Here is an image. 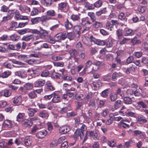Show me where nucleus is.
<instances>
[{
	"label": "nucleus",
	"instance_id": "32",
	"mask_svg": "<svg viewBox=\"0 0 148 148\" xmlns=\"http://www.w3.org/2000/svg\"><path fill=\"white\" fill-rule=\"evenodd\" d=\"M12 62L14 64H16L19 65V66H18L19 67H25V63L19 61L14 60L12 61Z\"/></svg>",
	"mask_w": 148,
	"mask_h": 148
},
{
	"label": "nucleus",
	"instance_id": "40",
	"mask_svg": "<svg viewBox=\"0 0 148 148\" xmlns=\"http://www.w3.org/2000/svg\"><path fill=\"white\" fill-rule=\"evenodd\" d=\"M70 53L71 56L74 57H76L77 54L76 51L74 49H72L71 50Z\"/></svg>",
	"mask_w": 148,
	"mask_h": 148
},
{
	"label": "nucleus",
	"instance_id": "29",
	"mask_svg": "<svg viewBox=\"0 0 148 148\" xmlns=\"http://www.w3.org/2000/svg\"><path fill=\"white\" fill-rule=\"evenodd\" d=\"M39 34L40 37L42 39L44 38L45 36L47 34V33L45 30H42L40 32L38 31V34Z\"/></svg>",
	"mask_w": 148,
	"mask_h": 148
},
{
	"label": "nucleus",
	"instance_id": "8",
	"mask_svg": "<svg viewBox=\"0 0 148 148\" xmlns=\"http://www.w3.org/2000/svg\"><path fill=\"white\" fill-rule=\"evenodd\" d=\"M16 75L21 78H24L27 77L26 72L23 70H21L15 73Z\"/></svg>",
	"mask_w": 148,
	"mask_h": 148
},
{
	"label": "nucleus",
	"instance_id": "17",
	"mask_svg": "<svg viewBox=\"0 0 148 148\" xmlns=\"http://www.w3.org/2000/svg\"><path fill=\"white\" fill-rule=\"evenodd\" d=\"M134 32L133 30L129 29L126 28L125 29L124 35L125 36H132L134 34Z\"/></svg>",
	"mask_w": 148,
	"mask_h": 148
},
{
	"label": "nucleus",
	"instance_id": "49",
	"mask_svg": "<svg viewBox=\"0 0 148 148\" xmlns=\"http://www.w3.org/2000/svg\"><path fill=\"white\" fill-rule=\"evenodd\" d=\"M32 36L31 35H29L27 36H24L22 38V40H23L25 41H28L32 38Z\"/></svg>",
	"mask_w": 148,
	"mask_h": 148
},
{
	"label": "nucleus",
	"instance_id": "27",
	"mask_svg": "<svg viewBox=\"0 0 148 148\" xmlns=\"http://www.w3.org/2000/svg\"><path fill=\"white\" fill-rule=\"evenodd\" d=\"M41 3L45 6H49L51 3V0H41Z\"/></svg>",
	"mask_w": 148,
	"mask_h": 148
},
{
	"label": "nucleus",
	"instance_id": "9",
	"mask_svg": "<svg viewBox=\"0 0 148 148\" xmlns=\"http://www.w3.org/2000/svg\"><path fill=\"white\" fill-rule=\"evenodd\" d=\"M52 102L56 103L60 101V98L58 95L54 92L52 93Z\"/></svg>",
	"mask_w": 148,
	"mask_h": 148
},
{
	"label": "nucleus",
	"instance_id": "61",
	"mask_svg": "<svg viewBox=\"0 0 148 148\" xmlns=\"http://www.w3.org/2000/svg\"><path fill=\"white\" fill-rule=\"evenodd\" d=\"M21 16L20 13L18 10H16L15 13V18L16 20H18L19 19Z\"/></svg>",
	"mask_w": 148,
	"mask_h": 148
},
{
	"label": "nucleus",
	"instance_id": "57",
	"mask_svg": "<svg viewBox=\"0 0 148 148\" xmlns=\"http://www.w3.org/2000/svg\"><path fill=\"white\" fill-rule=\"evenodd\" d=\"M92 64V62L90 60H89L88 61L85 63V67L84 68L87 69V68L90 67V66H91Z\"/></svg>",
	"mask_w": 148,
	"mask_h": 148
},
{
	"label": "nucleus",
	"instance_id": "18",
	"mask_svg": "<svg viewBox=\"0 0 148 148\" xmlns=\"http://www.w3.org/2000/svg\"><path fill=\"white\" fill-rule=\"evenodd\" d=\"M136 67L135 66H132L130 67L127 69L125 70V72L127 74H129L132 72H134L135 71Z\"/></svg>",
	"mask_w": 148,
	"mask_h": 148
},
{
	"label": "nucleus",
	"instance_id": "38",
	"mask_svg": "<svg viewBox=\"0 0 148 148\" xmlns=\"http://www.w3.org/2000/svg\"><path fill=\"white\" fill-rule=\"evenodd\" d=\"M93 26L96 28H98L101 27L102 26V24L101 23L96 21L93 25Z\"/></svg>",
	"mask_w": 148,
	"mask_h": 148
},
{
	"label": "nucleus",
	"instance_id": "52",
	"mask_svg": "<svg viewBox=\"0 0 148 148\" xmlns=\"http://www.w3.org/2000/svg\"><path fill=\"white\" fill-rule=\"evenodd\" d=\"M58 23L57 24H56L50 27V29L51 31H54L56 30L59 27V21H58Z\"/></svg>",
	"mask_w": 148,
	"mask_h": 148
},
{
	"label": "nucleus",
	"instance_id": "11",
	"mask_svg": "<svg viewBox=\"0 0 148 148\" xmlns=\"http://www.w3.org/2000/svg\"><path fill=\"white\" fill-rule=\"evenodd\" d=\"M67 3L65 2H61L58 4V8L61 11H64L66 10Z\"/></svg>",
	"mask_w": 148,
	"mask_h": 148
},
{
	"label": "nucleus",
	"instance_id": "55",
	"mask_svg": "<svg viewBox=\"0 0 148 148\" xmlns=\"http://www.w3.org/2000/svg\"><path fill=\"white\" fill-rule=\"evenodd\" d=\"M63 79L64 80L67 81H71L72 80V78L70 76H68L66 75H64L63 77Z\"/></svg>",
	"mask_w": 148,
	"mask_h": 148
},
{
	"label": "nucleus",
	"instance_id": "54",
	"mask_svg": "<svg viewBox=\"0 0 148 148\" xmlns=\"http://www.w3.org/2000/svg\"><path fill=\"white\" fill-rule=\"evenodd\" d=\"M18 58L19 59L21 60H24L28 58L29 57L26 55L20 54L18 56Z\"/></svg>",
	"mask_w": 148,
	"mask_h": 148
},
{
	"label": "nucleus",
	"instance_id": "14",
	"mask_svg": "<svg viewBox=\"0 0 148 148\" xmlns=\"http://www.w3.org/2000/svg\"><path fill=\"white\" fill-rule=\"evenodd\" d=\"M81 24L82 25L87 26L91 24V23L88 21L87 17L83 18L81 19Z\"/></svg>",
	"mask_w": 148,
	"mask_h": 148
},
{
	"label": "nucleus",
	"instance_id": "31",
	"mask_svg": "<svg viewBox=\"0 0 148 148\" xmlns=\"http://www.w3.org/2000/svg\"><path fill=\"white\" fill-rule=\"evenodd\" d=\"M80 14H73L71 16V19L73 21H78L80 18Z\"/></svg>",
	"mask_w": 148,
	"mask_h": 148
},
{
	"label": "nucleus",
	"instance_id": "44",
	"mask_svg": "<svg viewBox=\"0 0 148 148\" xmlns=\"http://www.w3.org/2000/svg\"><path fill=\"white\" fill-rule=\"evenodd\" d=\"M121 101L120 100H118L116 101L114 104V107L116 109H117L121 106Z\"/></svg>",
	"mask_w": 148,
	"mask_h": 148
},
{
	"label": "nucleus",
	"instance_id": "35",
	"mask_svg": "<svg viewBox=\"0 0 148 148\" xmlns=\"http://www.w3.org/2000/svg\"><path fill=\"white\" fill-rule=\"evenodd\" d=\"M82 40L83 42L87 45H90L89 41H90V38L84 36L82 37Z\"/></svg>",
	"mask_w": 148,
	"mask_h": 148
},
{
	"label": "nucleus",
	"instance_id": "3",
	"mask_svg": "<svg viewBox=\"0 0 148 148\" xmlns=\"http://www.w3.org/2000/svg\"><path fill=\"white\" fill-rule=\"evenodd\" d=\"M86 133L91 139L97 140L98 139V136L97 133L95 131H87Z\"/></svg>",
	"mask_w": 148,
	"mask_h": 148
},
{
	"label": "nucleus",
	"instance_id": "62",
	"mask_svg": "<svg viewBox=\"0 0 148 148\" xmlns=\"http://www.w3.org/2000/svg\"><path fill=\"white\" fill-rule=\"evenodd\" d=\"M48 130L51 132L53 130V127L51 122H48L47 123Z\"/></svg>",
	"mask_w": 148,
	"mask_h": 148
},
{
	"label": "nucleus",
	"instance_id": "20",
	"mask_svg": "<svg viewBox=\"0 0 148 148\" xmlns=\"http://www.w3.org/2000/svg\"><path fill=\"white\" fill-rule=\"evenodd\" d=\"M87 114H88L89 117L87 116L84 117V119L88 123L90 122L91 121H92L93 120L92 119V114L91 112L89 110Z\"/></svg>",
	"mask_w": 148,
	"mask_h": 148
},
{
	"label": "nucleus",
	"instance_id": "53",
	"mask_svg": "<svg viewBox=\"0 0 148 148\" xmlns=\"http://www.w3.org/2000/svg\"><path fill=\"white\" fill-rule=\"evenodd\" d=\"M14 15V11L13 10H9L7 14V15L11 19L13 17Z\"/></svg>",
	"mask_w": 148,
	"mask_h": 148
},
{
	"label": "nucleus",
	"instance_id": "34",
	"mask_svg": "<svg viewBox=\"0 0 148 148\" xmlns=\"http://www.w3.org/2000/svg\"><path fill=\"white\" fill-rule=\"evenodd\" d=\"M47 15L51 16H55L56 14L55 11L53 10H48L46 12Z\"/></svg>",
	"mask_w": 148,
	"mask_h": 148
},
{
	"label": "nucleus",
	"instance_id": "12",
	"mask_svg": "<svg viewBox=\"0 0 148 148\" xmlns=\"http://www.w3.org/2000/svg\"><path fill=\"white\" fill-rule=\"evenodd\" d=\"M26 118L25 114L23 113H19L17 115L16 121L18 122H22Z\"/></svg>",
	"mask_w": 148,
	"mask_h": 148
},
{
	"label": "nucleus",
	"instance_id": "1",
	"mask_svg": "<svg viewBox=\"0 0 148 148\" xmlns=\"http://www.w3.org/2000/svg\"><path fill=\"white\" fill-rule=\"evenodd\" d=\"M13 122L11 120L6 119L4 121L2 124V128L7 130L12 127Z\"/></svg>",
	"mask_w": 148,
	"mask_h": 148
},
{
	"label": "nucleus",
	"instance_id": "7",
	"mask_svg": "<svg viewBox=\"0 0 148 148\" xmlns=\"http://www.w3.org/2000/svg\"><path fill=\"white\" fill-rule=\"evenodd\" d=\"M46 89L48 91H53L55 90V88L49 81H47L45 84Z\"/></svg>",
	"mask_w": 148,
	"mask_h": 148
},
{
	"label": "nucleus",
	"instance_id": "56",
	"mask_svg": "<svg viewBox=\"0 0 148 148\" xmlns=\"http://www.w3.org/2000/svg\"><path fill=\"white\" fill-rule=\"evenodd\" d=\"M11 93V90H4V95L5 97H8L10 95Z\"/></svg>",
	"mask_w": 148,
	"mask_h": 148
},
{
	"label": "nucleus",
	"instance_id": "39",
	"mask_svg": "<svg viewBox=\"0 0 148 148\" xmlns=\"http://www.w3.org/2000/svg\"><path fill=\"white\" fill-rule=\"evenodd\" d=\"M125 115L127 116H131L132 117H135L136 116L135 113L131 111H128L127 112H126Z\"/></svg>",
	"mask_w": 148,
	"mask_h": 148
},
{
	"label": "nucleus",
	"instance_id": "26",
	"mask_svg": "<svg viewBox=\"0 0 148 148\" xmlns=\"http://www.w3.org/2000/svg\"><path fill=\"white\" fill-rule=\"evenodd\" d=\"M124 121L127 122L129 123H130L129 121L126 119L122 120L120 123L121 126L124 128L126 127H129V125L124 123Z\"/></svg>",
	"mask_w": 148,
	"mask_h": 148
},
{
	"label": "nucleus",
	"instance_id": "33",
	"mask_svg": "<svg viewBox=\"0 0 148 148\" xmlns=\"http://www.w3.org/2000/svg\"><path fill=\"white\" fill-rule=\"evenodd\" d=\"M137 119L138 123L140 124H143L147 121V120L145 118L142 117H138Z\"/></svg>",
	"mask_w": 148,
	"mask_h": 148
},
{
	"label": "nucleus",
	"instance_id": "60",
	"mask_svg": "<svg viewBox=\"0 0 148 148\" xmlns=\"http://www.w3.org/2000/svg\"><path fill=\"white\" fill-rule=\"evenodd\" d=\"M39 116L42 118H47L48 116V114L45 112H42L39 114Z\"/></svg>",
	"mask_w": 148,
	"mask_h": 148
},
{
	"label": "nucleus",
	"instance_id": "5",
	"mask_svg": "<svg viewBox=\"0 0 148 148\" xmlns=\"http://www.w3.org/2000/svg\"><path fill=\"white\" fill-rule=\"evenodd\" d=\"M102 83L99 80L93 82L91 84V86L94 90H98L99 88L101 86Z\"/></svg>",
	"mask_w": 148,
	"mask_h": 148
},
{
	"label": "nucleus",
	"instance_id": "36",
	"mask_svg": "<svg viewBox=\"0 0 148 148\" xmlns=\"http://www.w3.org/2000/svg\"><path fill=\"white\" fill-rule=\"evenodd\" d=\"M24 144L26 146H30L32 143V141L29 138H26L24 141Z\"/></svg>",
	"mask_w": 148,
	"mask_h": 148
},
{
	"label": "nucleus",
	"instance_id": "45",
	"mask_svg": "<svg viewBox=\"0 0 148 148\" xmlns=\"http://www.w3.org/2000/svg\"><path fill=\"white\" fill-rule=\"evenodd\" d=\"M102 5V2L100 0H98L94 4V7L99 8Z\"/></svg>",
	"mask_w": 148,
	"mask_h": 148
},
{
	"label": "nucleus",
	"instance_id": "23",
	"mask_svg": "<svg viewBox=\"0 0 148 148\" xmlns=\"http://www.w3.org/2000/svg\"><path fill=\"white\" fill-rule=\"evenodd\" d=\"M11 72L9 71H6L0 74V77L3 78L8 77L11 74Z\"/></svg>",
	"mask_w": 148,
	"mask_h": 148
},
{
	"label": "nucleus",
	"instance_id": "13",
	"mask_svg": "<svg viewBox=\"0 0 148 148\" xmlns=\"http://www.w3.org/2000/svg\"><path fill=\"white\" fill-rule=\"evenodd\" d=\"M75 136L76 138L79 136L80 139L83 138L84 136V133L83 131L82 130H76L75 132Z\"/></svg>",
	"mask_w": 148,
	"mask_h": 148
},
{
	"label": "nucleus",
	"instance_id": "59",
	"mask_svg": "<svg viewBox=\"0 0 148 148\" xmlns=\"http://www.w3.org/2000/svg\"><path fill=\"white\" fill-rule=\"evenodd\" d=\"M106 12V8H104L102 10H101L97 12H96V15L97 16H99L101 15L102 14L105 13Z\"/></svg>",
	"mask_w": 148,
	"mask_h": 148
},
{
	"label": "nucleus",
	"instance_id": "28",
	"mask_svg": "<svg viewBox=\"0 0 148 148\" xmlns=\"http://www.w3.org/2000/svg\"><path fill=\"white\" fill-rule=\"evenodd\" d=\"M30 123L31 121L29 120L25 119L24 120V121H23L22 123L23 126L30 127L32 125L30 124Z\"/></svg>",
	"mask_w": 148,
	"mask_h": 148
},
{
	"label": "nucleus",
	"instance_id": "48",
	"mask_svg": "<svg viewBox=\"0 0 148 148\" xmlns=\"http://www.w3.org/2000/svg\"><path fill=\"white\" fill-rule=\"evenodd\" d=\"M7 103L6 101L4 100L0 101V108H4L7 105Z\"/></svg>",
	"mask_w": 148,
	"mask_h": 148
},
{
	"label": "nucleus",
	"instance_id": "4",
	"mask_svg": "<svg viewBox=\"0 0 148 148\" xmlns=\"http://www.w3.org/2000/svg\"><path fill=\"white\" fill-rule=\"evenodd\" d=\"M22 99L21 95L16 96L14 98L13 103L16 106H18L22 105Z\"/></svg>",
	"mask_w": 148,
	"mask_h": 148
},
{
	"label": "nucleus",
	"instance_id": "24",
	"mask_svg": "<svg viewBox=\"0 0 148 148\" xmlns=\"http://www.w3.org/2000/svg\"><path fill=\"white\" fill-rule=\"evenodd\" d=\"M137 105L136 106V108L137 109H139L141 107L143 108H145L147 107V105L142 101H139L137 103Z\"/></svg>",
	"mask_w": 148,
	"mask_h": 148
},
{
	"label": "nucleus",
	"instance_id": "42",
	"mask_svg": "<svg viewBox=\"0 0 148 148\" xmlns=\"http://www.w3.org/2000/svg\"><path fill=\"white\" fill-rule=\"evenodd\" d=\"M109 94V92L107 89H106L103 91L101 93V95L103 97H106L108 96Z\"/></svg>",
	"mask_w": 148,
	"mask_h": 148
},
{
	"label": "nucleus",
	"instance_id": "43",
	"mask_svg": "<svg viewBox=\"0 0 148 148\" xmlns=\"http://www.w3.org/2000/svg\"><path fill=\"white\" fill-rule=\"evenodd\" d=\"M76 99L79 101L82 100L84 99V97L82 94L76 95L75 96Z\"/></svg>",
	"mask_w": 148,
	"mask_h": 148
},
{
	"label": "nucleus",
	"instance_id": "64",
	"mask_svg": "<svg viewBox=\"0 0 148 148\" xmlns=\"http://www.w3.org/2000/svg\"><path fill=\"white\" fill-rule=\"evenodd\" d=\"M27 31V29H24L21 30H19L17 31L18 33L21 35H23Z\"/></svg>",
	"mask_w": 148,
	"mask_h": 148
},
{
	"label": "nucleus",
	"instance_id": "25",
	"mask_svg": "<svg viewBox=\"0 0 148 148\" xmlns=\"http://www.w3.org/2000/svg\"><path fill=\"white\" fill-rule=\"evenodd\" d=\"M123 101L125 104H129L132 103V100L131 98L128 97H126L124 98Z\"/></svg>",
	"mask_w": 148,
	"mask_h": 148
},
{
	"label": "nucleus",
	"instance_id": "2",
	"mask_svg": "<svg viewBox=\"0 0 148 148\" xmlns=\"http://www.w3.org/2000/svg\"><path fill=\"white\" fill-rule=\"evenodd\" d=\"M67 37L66 33H60L56 34L55 36V40L57 42H60L62 40H65Z\"/></svg>",
	"mask_w": 148,
	"mask_h": 148
},
{
	"label": "nucleus",
	"instance_id": "63",
	"mask_svg": "<svg viewBox=\"0 0 148 148\" xmlns=\"http://www.w3.org/2000/svg\"><path fill=\"white\" fill-rule=\"evenodd\" d=\"M135 56L138 58L141 57L143 55V53L141 51L135 52L134 53Z\"/></svg>",
	"mask_w": 148,
	"mask_h": 148
},
{
	"label": "nucleus",
	"instance_id": "19",
	"mask_svg": "<svg viewBox=\"0 0 148 148\" xmlns=\"http://www.w3.org/2000/svg\"><path fill=\"white\" fill-rule=\"evenodd\" d=\"M107 144L109 147L113 148L115 146V140L114 139L108 140L107 142Z\"/></svg>",
	"mask_w": 148,
	"mask_h": 148
},
{
	"label": "nucleus",
	"instance_id": "21",
	"mask_svg": "<svg viewBox=\"0 0 148 148\" xmlns=\"http://www.w3.org/2000/svg\"><path fill=\"white\" fill-rule=\"evenodd\" d=\"M64 25L65 28L67 29H71L73 27L72 24L68 19H67V20L64 22Z\"/></svg>",
	"mask_w": 148,
	"mask_h": 148
},
{
	"label": "nucleus",
	"instance_id": "58",
	"mask_svg": "<svg viewBox=\"0 0 148 148\" xmlns=\"http://www.w3.org/2000/svg\"><path fill=\"white\" fill-rule=\"evenodd\" d=\"M131 42L133 45H138L141 43V42L140 40L135 39H132Z\"/></svg>",
	"mask_w": 148,
	"mask_h": 148
},
{
	"label": "nucleus",
	"instance_id": "22",
	"mask_svg": "<svg viewBox=\"0 0 148 148\" xmlns=\"http://www.w3.org/2000/svg\"><path fill=\"white\" fill-rule=\"evenodd\" d=\"M84 7L88 10L93 9L94 8V6L92 4H90L88 2H86L84 4Z\"/></svg>",
	"mask_w": 148,
	"mask_h": 148
},
{
	"label": "nucleus",
	"instance_id": "47",
	"mask_svg": "<svg viewBox=\"0 0 148 148\" xmlns=\"http://www.w3.org/2000/svg\"><path fill=\"white\" fill-rule=\"evenodd\" d=\"M106 27L108 29L112 31L113 29V25L111 24L110 22H108L106 24Z\"/></svg>",
	"mask_w": 148,
	"mask_h": 148
},
{
	"label": "nucleus",
	"instance_id": "46",
	"mask_svg": "<svg viewBox=\"0 0 148 148\" xmlns=\"http://www.w3.org/2000/svg\"><path fill=\"white\" fill-rule=\"evenodd\" d=\"M67 35V37L70 40H72L74 39V36L73 34L71 32H69L67 33H66Z\"/></svg>",
	"mask_w": 148,
	"mask_h": 148
},
{
	"label": "nucleus",
	"instance_id": "16",
	"mask_svg": "<svg viewBox=\"0 0 148 148\" xmlns=\"http://www.w3.org/2000/svg\"><path fill=\"white\" fill-rule=\"evenodd\" d=\"M23 140L22 138L18 137L15 138L14 140V143L17 146L23 145Z\"/></svg>",
	"mask_w": 148,
	"mask_h": 148
},
{
	"label": "nucleus",
	"instance_id": "37",
	"mask_svg": "<svg viewBox=\"0 0 148 148\" xmlns=\"http://www.w3.org/2000/svg\"><path fill=\"white\" fill-rule=\"evenodd\" d=\"M36 110L33 108L28 109L27 110V113L28 115L29 116H32L34 113L36 112Z\"/></svg>",
	"mask_w": 148,
	"mask_h": 148
},
{
	"label": "nucleus",
	"instance_id": "50",
	"mask_svg": "<svg viewBox=\"0 0 148 148\" xmlns=\"http://www.w3.org/2000/svg\"><path fill=\"white\" fill-rule=\"evenodd\" d=\"M35 92H37V90L32 91L29 93V96L31 99L34 98L36 96V94L35 93Z\"/></svg>",
	"mask_w": 148,
	"mask_h": 148
},
{
	"label": "nucleus",
	"instance_id": "6",
	"mask_svg": "<svg viewBox=\"0 0 148 148\" xmlns=\"http://www.w3.org/2000/svg\"><path fill=\"white\" fill-rule=\"evenodd\" d=\"M59 132L62 134H65L69 132L70 130L69 126L65 125L60 127L59 129Z\"/></svg>",
	"mask_w": 148,
	"mask_h": 148
},
{
	"label": "nucleus",
	"instance_id": "51",
	"mask_svg": "<svg viewBox=\"0 0 148 148\" xmlns=\"http://www.w3.org/2000/svg\"><path fill=\"white\" fill-rule=\"evenodd\" d=\"M9 10V8L5 5L1 7V11L3 12H7Z\"/></svg>",
	"mask_w": 148,
	"mask_h": 148
},
{
	"label": "nucleus",
	"instance_id": "10",
	"mask_svg": "<svg viewBox=\"0 0 148 148\" xmlns=\"http://www.w3.org/2000/svg\"><path fill=\"white\" fill-rule=\"evenodd\" d=\"M52 19V18L51 17H48L46 15L40 17H38V21H40L42 23Z\"/></svg>",
	"mask_w": 148,
	"mask_h": 148
},
{
	"label": "nucleus",
	"instance_id": "30",
	"mask_svg": "<svg viewBox=\"0 0 148 148\" xmlns=\"http://www.w3.org/2000/svg\"><path fill=\"white\" fill-rule=\"evenodd\" d=\"M33 87L32 85L30 83H27L24 85V90H30Z\"/></svg>",
	"mask_w": 148,
	"mask_h": 148
},
{
	"label": "nucleus",
	"instance_id": "15",
	"mask_svg": "<svg viewBox=\"0 0 148 148\" xmlns=\"http://www.w3.org/2000/svg\"><path fill=\"white\" fill-rule=\"evenodd\" d=\"M47 132L45 130L39 131L38 133V137L39 138H44L47 135Z\"/></svg>",
	"mask_w": 148,
	"mask_h": 148
},
{
	"label": "nucleus",
	"instance_id": "41",
	"mask_svg": "<svg viewBox=\"0 0 148 148\" xmlns=\"http://www.w3.org/2000/svg\"><path fill=\"white\" fill-rule=\"evenodd\" d=\"M94 43L99 45H103L105 44V42L98 39H97Z\"/></svg>",
	"mask_w": 148,
	"mask_h": 148
}]
</instances>
